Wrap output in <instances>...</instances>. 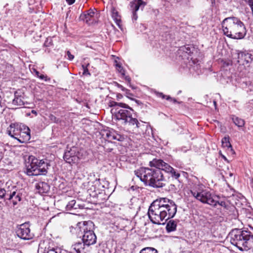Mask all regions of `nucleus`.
Listing matches in <instances>:
<instances>
[{"instance_id": "obj_1", "label": "nucleus", "mask_w": 253, "mask_h": 253, "mask_svg": "<svg viewBox=\"0 0 253 253\" xmlns=\"http://www.w3.org/2000/svg\"><path fill=\"white\" fill-rule=\"evenodd\" d=\"M177 212L175 202L167 198L154 201L150 206L148 214L152 223L164 224L167 220L173 218Z\"/></svg>"}, {"instance_id": "obj_2", "label": "nucleus", "mask_w": 253, "mask_h": 253, "mask_svg": "<svg viewBox=\"0 0 253 253\" xmlns=\"http://www.w3.org/2000/svg\"><path fill=\"white\" fill-rule=\"evenodd\" d=\"M160 160L154 159L149 162V166L152 168H140L134 171L136 176L139 177L145 185L154 188H161L165 186L163 183L165 178L162 172L163 170L152 163L154 161Z\"/></svg>"}, {"instance_id": "obj_3", "label": "nucleus", "mask_w": 253, "mask_h": 253, "mask_svg": "<svg viewBox=\"0 0 253 253\" xmlns=\"http://www.w3.org/2000/svg\"><path fill=\"white\" fill-rule=\"evenodd\" d=\"M221 25L224 35L229 38L242 39L247 34L245 24L236 17L225 18L222 21Z\"/></svg>"}, {"instance_id": "obj_4", "label": "nucleus", "mask_w": 253, "mask_h": 253, "mask_svg": "<svg viewBox=\"0 0 253 253\" xmlns=\"http://www.w3.org/2000/svg\"><path fill=\"white\" fill-rule=\"evenodd\" d=\"M230 242L241 251L253 250V235L250 231L233 230L230 233Z\"/></svg>"}, {"instance_id": "obj_5", "label": "nucleus", "mask_w": 253, "mask_h": 253, "mask_svg": "<svg viewBox=\"0 0 253 253\" xmlns=\"http://www.w3.org/2000/svg\"><path fill=\"white\" fill-rule=\"evenodd\" d=\"M50 167L49 160H39L33 156H30L26 165L27 174L29 175H45Z\"/></svg>"}, {"instance_id": "obj_6", "label": "nucleus", "mask_w": 253, "mask_h": 253, "mask_svg": "<svg viewBox=\"0 0 253 253\" xmlns=\"http://www.w3.org/2000/svg\"><path fill=\"white\" fill-rule=\"evenodd\" d=\"M133 110L127 104L120 103V107L114 111L115 117L118 120H122L125 125H128L135 128L139 127V123L136 118L132 117V112Z\"/></svg>"}, {"instance_id": "obj_7", "label": "nucleus", "mask_w": 253, "mask_h": 253, "mask_svg": "<svg viewBox=\"0 0 253 253\" xmlns=\"http://www.w3.org/2000/svg\"><path fill=\"white\" fill-rule=\"evenodd\" d=\"M94 225L90 220L79 222L76 227L83 234L82 241L87 246L93 245L96 242V236L93 231Z\"/></svg>"}, {"instance_id": "obj_8", "label": "nucleus", "mask_w": 253, "mask_h": 253, "mask_svg": "<svg viewBox=\"0 0 253 253\" xmlns=\"http://www.w3.org/2000/svg\"><path fill=\"white\" fill-rule=\"evenodd\" d=\"M190 192L194 197L202 203H206L211 206L215 205L214 199L215 195H212L209 191L202 190V191L197 192L191 190Z\"/></svg>"}, {"instance_id": "obj_9", "label": "nucleus", "mask_w": 253, "mask_h": 253, "mask_svg": "<svg viewBox=\"0 0 253 253\" xmlns=\"http://www.w3.org/2000/svg\"><path fill=\"white\" fill-rule=\"evenodd\" d=\"M152 163L153 165L159 167V168H161L162 169L166 172L170 174L173 178L179 182L178 178L180 176V174L169 165L165 163L162 160L154 161Z\"/></svg>"}, {"instance_id": "obj_10", "label": "nucleus", "mask_w": 253, "mask_h": 253, "mask_svg": "<svg viewBox=\"0 0 253 253\" xmlns=\"http://www.w3.org/2000/svg\"><path fill=\"white\" fill-rule=\"evenodd\" d=\"M17 236L23 240H29L32 238V235L30 233V230L27 222L21 224L17 228Z\"/></svg>"}, {"instance_id": "obj_11", "label": "nucleus", "mask_w": 253, "mask_h": 253, "mask_svg": "<svg viewBox=\"0 0 253 253\" xmlns=\"http://www.w3.org/2000/svg\"><path fill=\"white\" fill-rule=\"evenodd\" d=\"M145 5L146 3L142 0H133L130 3V8L132 13V20L133 21L137 19L138 16L136 12L139 8H141L142 10Z\"/></svg>"}, {"instance_id": "obj_12", "label": "nucleus", "mask_w": 253, "mask_h": 253, "mask_svg": "<svg viewBox=\"0 0 253 253\" xmlns=\"http://www.w3.org/2000/svg\"><path fill=\"white\" fill-rule=\"evenodd\" d=\"M64 160L68 163H75L78 161L79 157L77 156L76 148L72 147L69 151H66L63 156Z\"/></svg>"}, {"instance_id": "obj_13", "label": "nucleus", "mask_w": 253, "mask_h": 253, "mask_svg": "<svg viewBox=\"0 0 253 253\" xmlns=\"http://www.w3.org/2000/svg\"><path fill=\"white\" fill-rule=\"evenodd\" d=\"M97 17L98 13L95 9H90L87 11L80 15L81 19L85 21L86 23H92L95 20L94 18H97Z\"/></svg>"}, {"instance_id": "obj_14", "label": "nucleus", "mask_w": 253, "mask_h": 253, "mask_svg": "<svg viewBox=\"0 0 253 253\" xmlns=\"http://www.w3.org/2000/svg\"><path fill=\"white\" fill-rule=\"evenodd\" d=\"M106 137L109 141L116 140L118 141H122L124 138L123 136L117 133V132L113 129L106 130L104 131Z\"/></svg>"}, {"instance_id": "obj_15", "label": "nucleus", "mask_w": 253, "mask_h": 253, "mask_svg": "<svg viewBox=\"0 0 253 253\" xmlns=\"http://www.w3.org/2000/svg\"><path fill=\"white\" fill-rule=\"evenodd\" d=\"M253 60V56L251 53L246 52H240L238 54V62L243 64L251 63Z\"/></svg>"}, {"instance_id": "obj_16", "label": "nucleus", "mask_w": 253, "mask_h": 253, "mask_svg": "<svg viewBox=\"0 0 253 253\" xmlns=\"http://www.w3.org/2000/svg\"><path fill=\"white\" fill-rule=\"evenodd\" d=\"M36 188L38 192L40 194L47 193L50 189L49 185L44 182H40L36 184Z\"/></svg>"}, {"instance_id": "obj_17", "label": "nucleus", "mask_w": 253, "mask_h": 253, "mask_svg": "<svg viewBox=\"0 0 253 253\" xmlns=\"http://www.w3.org/2000/svg\"><path fill=\"white\" fill-rule=\"evenodd\" d=\"M215 205H213V206H216L217 204L219 206L223 207L224 209L228 210L230 207V204L228 201L226 200L225 198H220L218 196H215Z\"/></svg>"}, {"instance_id": "obj_18", "label": "nucleus", "mask_w": 253, "mask_h": 253, "mask_svg": "<svg viewBox=\"0 0 253 253\" xmlns=\"http://www.w3.org/2000/svg\"><path fill=\"white\" fill-rule=\"evenodd\" d=\"M84 246H86V245L84 243L77 242L72 246V252L73 253H85L84 251Z\"/></svg>"}, {"instance_id": "obj_19", "label": "nucleus", "mask_w": 253, "mask_h": 253, "mask_svg": "<svg viewBox=\"0 0 253 253\" xmlns=\"http://www.w3.org/2000/svg\"><path fill=\"white\" fill-rule=\"evenodd\" d=\"M111 13L112 18L118 27L120 29H122L121 16L119 15L118 12L114 7H112L111 9Z\"/></svg>"}, {"instance_id": "obj_20", "label": "nucleus", "mask_w": 253, "mask_h": 253, "mask_svg": "<svg viewBox=\"0 0 253 253\" xmlns=\"http://www.w3.org/2000/svg\"><path fill=\"white\" fill-rule=\"evenodd\" d=\"M19 137L17 138V140L20 143H25L29 141L31 138L30 132H19Z\"/></svg>"}, {"instance_id": "obj_21", "label": "nucleus", "mask_w": 253, "mask_h": 253, "mask_svg": "<svg viewBox=\"0 0 253 253\" xmlns=\"http://www.w3.org/2000/svg\"><path fill=\"white\" fill-rule=\"evenodd\" d=\"M176 227V222L173 220H170L167 224L166 229L168 232H170L175 231Z\"/></svg>"}, {"instance_id": "obj_22", "label": "nucleus", "mask_w": 253, "mask_h": 253, "mask_svg": "<svg viewBox=\"0 0 253 253\" xmlns=\"http://www.w3.org/2000/svg\"><path fill=\"white\" fill-rule=\"evenodd\" d=\"M16 129V124L15 123H11L9 127H7L6 132L11 137L16 138L15 132Z\"/></svg>"}, {"instance_id": "obj_23", "label": "nucleus", "mask_w": 253, "mask_h": 253, "mask_svg": "<svg viewBox=\"0 0 253 253\" xmlns=\"http://www.w3.org/2000/svg\"><path fill=\"white\" fill-rule=\"evenodd\" d=\"M79 205L76 204L75 200H73L70 201L66 206V211H70L73 210L77 209Z\"/></svg>"}, {"instance_id": "obj_24", "label": "nucleus", "mask_w": 253, "mask_h": 253, "mask_svg": "<svg viewBox=\"0 0 253 253\" xmlns=\"http://www.w3.org/2000/svg\"><path fill=\"white\" fill-rule=\"evenodd\" d=\"M194 47L189 45L181 47L179 49V52H183L188 55H190L193 52Z\"/></svg>"}, {"instance_id": "obj_25", "label": "nucleus", "mask_w": 253, "mask_h": 253, "mask_svg": "<svg viewBox=\"0 0 253 253\" xmlns=\"http://www.w3.org/2000/svg\"><path fill=\"white\" fill-rule=\"evenodd\" d=\"M43 253H60V249L53 247H45Z\"/></svg>"}, {"instance_id": "obj_26", "label": "nucleus", "mask_w": 253, "mask_h": 253, "mask_svg": "<svg viewBox=\"0 0 253 253\" xmlns=\"http://www.w3.org/2000/svg\"><path fill=\"white\" fill-rule=\"evenodd\" d=\"M232 120L235 125L238 127H243L245 125V121L244 120L237 117L232 118Z\"/></svg>"}, {"instance_id": "obj_27", "label": "nucleus", "mask_w": 253, "mask_h": 253, "mask_svg": "<svg viewBox=\"0 0 253 253\" xmlns=\"http://www.w3.org/2000/svg\"><path fill=\"white\" fill-rule=\"evenodd\" d=\"M222 144L223 147H226L230 149L231 151H233L232 146L229 142V138L224 137L222 139Z\"/></svg>"}, {"instance_id": "obj_28", "label": "nucleus", "mask_w": 253, "mask_h": 253, "mask_svg": "<svg viewBox=\"0 0 253 253\" xmlns=\"http://www.w3.org/2000/svg\"><path fill=\"white\" fill-rule=\"evenodd\" d=\"M139 253H158V251L155 248L147 247L142 249Z\"/></svg>"}, {"instance_id": "obj_29", "label": "nucleus", "mask_w": 253, "mask_h": 253, "mask_svg": "<svg viewBox=\"0 0 253 253\" xmlns=\"http://www.w3.org/2000/svg\"><path fill=\"white\" fill-rule=\"evenodd\" d=\"M19 128V130L20 131L19 132H30V128L26 126L23 125L22 124H20L19 125L17 124V129Z\"/></svg>"}, {"instance_id": "obj_30", "label": "nucleus", "mask_w": 253, "mask_h": 253, "mask_svg": "<svg viewBox=\"0 0 253 253\" xmlns=\"http://www.w3.org/2000/svg\"><path fill=\"white\" fill-rule=\"evenodd\" d=\"M120 103H118L114 101H110L108 103V106L110 107H114V108L112 109V112H114L116 109L120 107Z\"/></svg>"}, {"instance_id": "obj_31", "label": "nucleus", "mask_w": 253, "mask_h": 253, "mask_svg": "<svg viewBox=\"0 0 253 253\" xmlns=\"http://www.w3.org/2000/svg\"><path fill=\"white\" fill-rule=\"evenodd\" d=\"M93 183L94 185L93 186L94 187V191H95L96 189L98 190L100 188V179L99 178H95V180L93 181Z\"/></svg>"}, {"instance_id": "obj_32", "label": "nucleus", "mask_w": 253, "mask_h": 253, "mask_svg": "<svg viewBox=\"0 0 253 253\" xmlns=\"http://www.w3.org/2000/svg\"><path fill=\"white\" fill-rule=\"evenodd\" d=\"M89 65V63H87V64H83L82 67L83 70V74L84 75H90V73L88 71V70L87 69V66Z\"/></svg>"}, {"instance_id": "obj_33", "label": "nucleus", "mask_w": 253, "mask_h": 253, "mask_svg": "<svg viewBox=\"0 0 253 253\" xmlns=\"http://www.w3.org/2000/svg\"><path fill=\"white\" fill-rule=\"evenodd\" d=\"M116 67L118 71L121 74L122 76H125V70L119 64H116Z\"/></svg>"}, {"instance_id": "obj_34", "label": "nucleus", "mask_w": 253, "mask_h": 253, "mask_svg": "<svg viewBox=\"0 0 253 253\" xmlns=\"http://www.w3.org/2000/svg\"><path fill=\"white\" fill-rule=\"evenodd\" d=\"M176 1L181 5H187L189 4L190 0H176Z\"/></svg>"}, {"instance_id": "obj_35", "label": "nucleus", "mask_w": 253, "mask_h": 253, "mask_svg": "<svg viewBox=\"0 0 253 253\" xmlns=\"http://www.w3.org/2000/svg\"><path fill=\"white\" fill-rule=\"evenodd\" d=\"M123 91H124L126 93V96L130 99L131 100H133V98H131L130 97L131 96H133V94L130 92V90L126 88V90H124Z\"/></svg>"}, {"instance_id": "obj_36", "label": "nucleus", "mask_w": 253, "mask_h": 253, "mask_svg": "<svg viewBox=\"0 0 253 253\" xmlns=\"http://www.w3.org/2000/svg\"><path fill=\"white\" fill-rule=\"evenodd\" d=\"M124 78H125V79L126 80V81L128 83V84H129V86L132 88V89H135V88L133 86H132L131 84H130V81H131V79L130 77H129L128 76H126L125 75V76H124Z\"/></svg>"}, {"instance_id": "obj_37", "label": "nucleus", "mask_w": 253, "mask_h": 253, "mask_svg": "<svg viewBox=\"0 0 253 253\" xmlns=\"http://www.w3.org/2000/svg\"><path fill=\"white\" fill-rule=\"evenodd\" d=\"M66 53L68 56V59L69 60H72L74 58V56L72 55L69 51H67Z\"/></svg>"}, {"instance_id": "obj_38", "label": "nucleus", "mask_w": 253, "mask_h": 253, "mask_svg": "<svg viewBox=\"0 0 253 253\" xmlns=\"http://www.w3.org/2000/svg\"><path fill=\"white\" fill-rule=\"evenodd\" d=\"M38 78H39L41 80H44L45 81L47 80V77L42 74H40Z\"/></svg>"}, {"instance_id": "obj_39", "label": "nucleus", "mask_w": 253, "mask_h": 253, "mask_svg": "<svg viewBox=\"0 0 253 253\" xmlns=\"http://www.w3.org/2000/svg\"><path fill=\"white\" fill-rule=\"evenodd\" d=\"M116 86H117L118 87L120 88L123 91L124 90H126L125 87H124L123 85H122L121 84H120L117 83H116Z\"/></svg>"}, {"instance_id": "obj_40", "label": "nucleus", "mask_w": 253, "mask_h": 253, "mask_svg": "<svg viewBox=\"0 0 253 253\" xmlns=\"http://www.w3.org/2000/svg\"><path fill=\"white\" fill-rule=\"evenodd\" d=\"M166 99L168 100H169L170 101H172V102H173L174 103L177 102V101H176V100L175 99L172 98L169 96H167Z\"/></svg>"}, {"instance_id": "obj_41", "label": "nucleus", "mask_w": 253, "mask_h": 253, "mask_svg": "<svg viewBox=\"0 0 253 253\" xmlns=\"http://www.w3.org/2000/svg\"><path fill=\"white\" fill-rule=\"evenodd\" d=\"M246 2L251 8L253 7V0H246Z\"/></svg>"}, {"instance_id": "obj_42", "label": "nucleus", "mask_w": 253, "mask_h": 253, "mask_svg": "<svg viewBox=\"0 0 253 253\" xmlns=\"http://www.w3.org/2000/svg\"><path fill=\"white\" fill-rule=\"evenodd\" d=\"M219 154H220V156L221 157V158L224 160V161H225L227 162L228 163H229V161L227 160V159L226 158V157L224 155H223L221 153V152H220V151L219 152Z\"/></svg>"}, {"instance_id": "obj_43", "label": "nucleus", "mask_w": 253, "mask_h": 253, "mask_svg": "<svg viewBox=\"0 0 253 253\" xmlns=\"http://www.w3.org/2000/svg\"><path fill=\"white\" fill-rule=\"evenodd\" d=\"M66 1L68 4L71 5L75 2V0H66Z\"/></svg>"}, {"instance_id": "obj_44", "label": "nucleus", "mask_w": 253, "mask_h": 253, "mask_svg": "<svg viewBox=\"0 0 253 253\" xmlns=\"http://www.w3.org/2000/svg\"><path fill=\"white\" fill-rule=\"evenodd\" d=\"M159 97H161V98H163V99H164V98H166H166H167V96H166V95H164V94L163 93H160L159 94Z\"/></svg>"}, {"instance_id": "obj_45", "label": "nucleus", "mask_w": 253, "mask_h": 253, "mask_svg": "<svg viewBox=\"0 0 253 253\" xmlns=\"http://www.w3.org/2000/svg\"><path fill=\"white\" fill-rule=\"evenodd\" d=\"M123 98V95L120 93H118L117 94V98L118 100L121 99Z\"/></svg>"}, {"instance_id": "obj_46", "label": "nucleus", "mask_w": 253, "mask_h": 253, "mask_svg": "<svg viewBox=\"0 0 253 253\" xmlns=\"http://www.w3.org/2000/svg\"><path fill=\"white\" fill-rule=\"evenodd\" d=\"M34 72L35 73L36 75L38 77L40 75V73L39 71H37L36 69H34Z\"/></svg>"}, {"instance_id": "obj_47", "label": "nucleus", "mask_w": 253, "mask_h": 253, "mask_svg": "<svg viewBox=\"0 0 253 253\" xmlns=\"http://www.w3.org/2000/svg\"><path fill=\"white\" fill-rule=\"evenodd\" d=\"M249 88L250 91L253 92V84L249 85Z\"/></svg>"}, {"instance_id": "obj_48", "label": "nucleus", "mask_w": 253, "mask_h": 253, "mask_svg": "<svg viewBox=\"0 0 253 253\" xmlns=\"http://www.w3.org/2000/svg\"><path fill=\"white\" fill-rule=\"evenodd\" d=\"M50 118H51V120L55 122L56 118L55 116H54L53 115H51Z\"/></svg>"}, {"instance_id": "obj_49", "label": "nucleus", "mask_w": 253, "mask_h": 253, "mask_svg": "<svg viewBox=\"0 0 253 253\" xmlns=\"http://www.w3.org/2000/svg\"><path fill=\"white\" fill-rule=\"evenodd\" d=\"M16 194V192L15 191H13L12 192V193L9 196V199H11L13 196Z\"/></svg>"}, {"instance_id": "obj_50", "label": "nucleus", "mask_w": 253, "mask_h": 253, "mask_svg": "<svg viewBox=\"0 0 253 253\" xmlns=\"http://www.w3.org/2000/svg\"><path fill=\"white\" fill-rule=\"evenodd\" d=\"M17 198H18V200H19V201H22V198H21V197H20L18 195H17Z\"/></svg>"}, {"instance_id": "obj_51", "label": "nucleus", "mask_w": 253, "mask_h": 253, "mask_svg": "<svg viewBox=\"0 0 253 253\" xmlns=\"http://www.w3.org/2000/svg\"><path fill=\"white\" fill-rule=\"evenodd\" d=\"M32 112L33 113H36V111H34V110H32Z\"/></svg>"}, {"instance_id": "obj_52", "label": "nucleus", "mask_w": 253, "mask_h": 253, "mask_svg": "<svg viewBox=\"0 0 253 253\" xmlns=\"http://www.w3.org/2000/svg\"><path fill=\"white\" fill-rule=\"evenodd\" d=\"M16 99H17V104H18V98L17 97L16 98ZM18 105V104H17V106Z\"/></svg>"}, {"instance_id": "obj_53", "label": "nucleus", "mask_w": 253, "mask_h": 253, "mask_svg": "<svg viewBox=\"0 0 253 253\" xmlns=\"http://www.w3.org/2000/svg\"><path fill=\"white\" fill-rule=\"evenodd\" d=\"M213 103H214V105L215 106L216 103V102L215 101H213Z\"/></svg>"}, {"instance_id": "obj_54", "label": "nucleus", "mask_w": 253, "mask_h": 253, "mask_svg": "<svg viewBox=\"0 0 253 253\" xmlns=\"http://www.w3.org/2000/svg\"><path fill=\"white\" fill-rule=\"evenodd\" d=\"M14 95L15 96V97L16 96V91L14 92Z\"/></svg>"}, {"instance_id": "obj_55", "label": "nucleus", "mask_w": 253, "mask_h": 253, "mask_svg": "<svg viewBox=\"0 0 253 253\" xmlns=\"http://www.w3.org/2000/svg\"><path fill=\"white\" fill-rule=\"evenodd\" d=\"M23 104H23V102H22V103H21V104H19V105L21 106V105H23Z\"/></svg>"}, {"instance_id": "obj_56", "label": "nucleus", "mask_w": 253, "mask_h": 253, "mask_svg": "<svg viewBox=\"0 0 253 253\" xmlns=\"http://www.w3.org/2000/svg\"><path fill=\"white\" fill-rule=\"evenodd\" d=\"M41 246H42V245H41V244H40V247L41 249H42V247H41Z\"/></svg>"}, {"instance_id": "obj_57", "label": "nucleus", "mask_w": 253, "mask_h": 253, "mask_svg": "<svg viewBox=\"0 0 253 253\" xmlns=\"http://www.w3.org/2000/svg\"><path fill=\"white\" fill-rule=\"evenodd\" d=\"M44 45H45V46H48V45H47V44H46V42H45V43H44Z\"/></svg>"}, {"instance_id": "obj_58", "label": "nucleus", "mask_w": 253, "mask_h": 253, "mask_svg": "<svg viewBox=\"0 0 253 253\" xmlns=\"http://www.w3.org/2000/svg\"><path fill=\"white\" fill-rule=\"evenodd\" d=\"M13 204L15 205L16 204V202H13Z\"/></svg>"}]
</instances>
